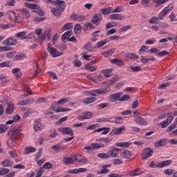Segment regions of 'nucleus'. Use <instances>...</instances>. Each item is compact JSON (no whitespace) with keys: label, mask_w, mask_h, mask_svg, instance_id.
Here are the masks:
<instances>
[{"label":"nucleus","mask_w":177,"mask_h":177,"mask_svg":"<svg viewBox=\"0 0 177 177\" xmlns=\"http://www.w3.org/2000/svg\"><path fill=\"white\" fill-rule=\"evenodd\" d=\"M53 4L57 6L51 9L52 13H53L54 16H60L62 12L66 9V2L63 0H56Z\"/></svg>","instance_id":"f257e3e1"},{"label":"nucleus","mask_w":177,"mask_h":177,"mask_svg":"<svg viewBox=\"0 0 177 177\" xmlns=\"http://www.w3.org/2000/svg\"><path fill=\"white\" fill-rule=\"evenodd\" d=\"M107 92H110V86L95 89L93 91H85L84 93L88 96H97V95H104V93H107Z\"/></svg>","instance_id":"f03ea898"},{"label":"nucleus","mask_w":177,"mask_h":177,"mask_svg":"<svg viewBox=\"0 0 177 177\" xmlns=\"http://www.w3.org/2000/svg\"><path fill=\"white\" fill-rule=\"evenodd\" d=\"M110 138H101L96 140V142H100V143H92L91 147L93 149H100L102 147H104L107 146L108 143H110Z\"/></svg>","instance_id":"7ed1b4c3"},{"label":"nucleus","mask_w":177,"mask_h":177,"mask_svg":"<svg viewBox=\"0 0 177 177\" xmlns=\"http://www.w3.org/2000/svg\"><path fill=\"white\" fill-rule=\"evenodd\" d=\"M25 6L28 8V9H32V12L37 13L39 16H44L45 15V11L41 10L38 4L25 3Z\"/></svg>","instance_id":"20e7f679"},{"label":"nucleus","mask_w":177,"mask_h":177,"mask_svg":"<svg viewBox=\"0 0 177 177\" xmlns=\"http://www.w3.org/2000/svg\"><path fill=\"white\" fill-rule=\"evenodd\" d=\"M8 134L10 135L12 139H15V140H19V138L23 135L21 130L15 127H13L11 130H10L8 131Z\"/></svg>","instance_id":"39448f33"},{"label":"nucleus","mask_w":177,"mask_h":177,"mask_svg":"<svg viewBox=\"0 0 177 177\" xmlns=\"http://www.w3.org/2000/svg\"><path fill=\"white\" fill-rule=\"evenodd\" d=\"M47 51L48 53H50V55L52 56L53 57H57L58 56H62L63 55V53L59 52L57 49L51 47L50 46V43L48 44V46L47 47Z\"/></svg>","instance_id":"423d86ee"},{"label":"nucleus","mask_w":177,"mask_h":177,"mask_svg":"<svg viewBox=\"0 0 177 177\" xmlns=\"http://www.w3.org/2000/svg\"><path fill=\"white\" fill-rule=\"evenodd\" d=\"M122 96V93H116L111 94L109 97V102L111 103H115V102H120V99Z\"/></svg>","instance_id":"0eeeda50"},{"label":"nucleus","mask_w":177,"mask_h":177,"mask_svg":"<svg viewBox=\"0 0 177 177\" xmlns=\"http://www.w3.org/2000/svg\"><path fill=\"white\" fill-rule=\"evenodd\" d=\"M102 19L103 17L102 16V14L96 13L93 15L91 19V23L95 26H99V24H100V21L102 20Z\"/></svg>","instance_id":"6e6552de"},{"label":"nucleus","mask_w":177,"mask_h":177,"mask_svg":"<svg viewBox=\"0 0 177 177\" xmlns=\"http://www.w3.org/2000/svg\"><path fill=\"white\" fill-rule=\"evenodd\" d=\"M109 158H115V157L118 156V154H120V149L119 148H115L109 150L108 152Z\"/></svg>","instance_id":"1a4fd4ad"},{"label":"nucleus","mask_w":177,"mask_h":177,"mask_svg":"<svg viewBox=\"0 0 177 177\" xmlns=\"http://www.w3.org/2000/svg\"><path fill=\"white\" fill-rule=\"evenodd\" d=\"M3 44L7 46H13L15 45H17V40H16V39L10 37L5 40Z\"/></svg>","instance_id":"9d476101"},{"label":"nucleus","mask_w":177,"mask_h":177,"mask_svg":"<svg viewBox=\"0 0 177 177\" xmlns=\"http://www.w3.org/2000/svg\"><path fill=\"white\" fill-rule=\"evenodd\" d=\"M75 161H77V162H83L84 164H88L89 162L88 161V159L84 158L82 155L77 154L75 155V157H73Z\"/></svg>","instance_id":"9b49d317"},{"label":"nucleus","mask_w":177,"mask_h":177,"mask_svg":"<svg viewBox=\"0 0 177 177\" xmlns=\"http://www.w3.org/2000/svg\"><path fill=\"white\" fill-rule=\"evenodd\" d=\"M58 131H61L62 133H65V135H69L70 136H73L74 135V131L71 127H64L62 129H59Z\"/></svg>","instance_id":"f8f14e48"},{"label":"nucleus","mask_w":177,"mask_h":177,"mask_svg":"<svg viewBox=\"0 0 177 177\" xmlns=\"http://www.w3.org/2000/svg\"><path fill=\"white\" fill-rule=\"evenodd\" d=\"M145 154L142 155V160H147V158L151 157V156H153V149H151V148L150 147H147L145 149Z\"/></svg>","instance_id":"ddd939ff"},{"label":"nucleus","mask_w":177,"mask_h":177,"mask_svg":"<svg viewBox=\"0 0 177 177\" xmlns=\"http://www.w3.org/2000/svg\"><path fill=\"white\" fill-rule=\"evenodd\" d=\"M71 100V98H62L57 102H53L51 109H53L55 107V104H64V103H68V102H70Z\"/></svg>","instance_id":"4468645a"},{"label":"nucleus","mask_w":177,"mask_h":177,"mask_svg":"<svg viewBox=\"0 0 177 177\" xmlns=\"http://www.w3.org/2000/svg\"><path fill=\"white\" fill-rule=\"evenodd\" d=\"M170 164H172V160H165L156 165V168H164L165 167H168Z\"/></svg>","instance_id":"2eb2a0df"},{"label":"nucleus","mask_w":177,"mask_h":177,"mask_svg":"<svg viewBox=\"0 0 177 177\" xmlns=\"http://www.w3.org/2000/svg\"><path fill=\"white\" fill-rule=\"evenodd\" d=\"M167 145V139L162 138L154 142V147H162Z\"/></svg>","instance_id":"dca6fc26"},{"label":"nucleus","mask_w":177,"mask_h":177,"mask_svg":"<svg viewBox=\"0 0 177 177\" xmlns=\"http://www.w3.org/2000/svg\"><path fill=\"white\" fill-rule=\"evenodd\" d=\"M142 174L143 172L142 171V170H140V168H137L129 172V175L130 176H138L139 175H142Z\"/></svg>","instance_id":"f3484780"},{"label":"nucleus","mask_w":177,"mask_h":177,"mask_svg":"<svg viewBox=\"0 0 177 177\" xmlns=\"http://www.w3.org/2000/svg\"><path fill=\"white\" fill-rule=\"evenodd\" d=\"M109 19L111 20H124L125 17L121 15V14H112L109 16Z\"/></svg>","instance_id":"a211bd4d"},{"label":"nucleus","mask_w":177,"mask_h":177,"mask_svg":"<svg viewBox=\"0 0 177 177\" xmlns=\"http://www.w3.org/2000/svg\"><path fill=\"white\" fill-rule=\"evenodd\" d=\"M125 130V126L120 127V128H117L113 129L111 132V135H121L122 133V131Z\"/></svg>","instance_id":"6ab92c4d"},{"label":"nucleus","mask_w":177,"mask_h":177,"mask_svg":"<svg viewBox=\"0 0 177 177\" xmlns=\"http://www.w3.org/2000/svg\"><path fill=\"white\" fill-rule=\"evenodd\" d=\"M51 149L60 151V150H66V149H67V147L66 145H62L60 143H58L56 145L52 146Z\"/></svg>","instance_id":"aec40b11"},{"label":"nucleus","mask_w":177,"mask_h":177,"mask_svg":"<svg viewBox=\"0 0 177 177\" xmlns=\"http://www.w3.org/2000/svg\"><path fill=\"white\" fill-rule=\"evenodd\" d=\"M96 100H97V98L95 97H88L82 100V102L84 104H91V103H94V102H96Z\"/></svg>","instance_id":"412c9836"},{"label":"nucleus","mask_w":177,"mask_h":177,"mask_svg":"<svg viewBox=\"0 0 177 177\" xmlns=\"http://www.w3.org/2000/svg\"><path fill=\"white\" fill-rule=\"evenodd\" d=\"M135 121L138 125H147V122L140 116L136 117Z\"/></svg>","instance_id":"4be33fe9"},{"label":"nucleus","mask_w":177,"mask_h":177,"mask_svg":"<svg viewBox=\"0 0 177 177\" xmlns=\"http://www.w3.org/2000/svg\"><path fill=\"white\" fill-rule=\"evenodd\" d=\"M12 73L16 77V78H20L23 75V73H21V71H20V68H13Z\"/></svg>","instance_id":"5701e85b"},{"label":"nucleus","mask_w":177,"mask_h":177,"mask_svg":"<svg viewBox=\"0 0 177 177\" xmlns=\"http://www.w3.org/2000/svg\"><path fill=\"white\" fill-rule=\"evenodd\" d=\"M111 71H113L112 68H108V69H104L102 71V74H104V77L106 78H110V77H112L113 75H111Z\"/></svg>","instance_id":"b1692460"},{"label":"nucleus","mask_w":177,"mask_h":177,"mask_svg":"<svg viewBox=\"0 0 177 177\" xmlns=\"http://www.w3.org/2000/svg\"><path fill=\"white\" fill-rule=\"evenodd\" d=\"M15 111V105L13 104H8V107L6 109V114H12Z\"/></svg>","instance_id":"393cba45"},{"label":"nucleus","mask_w":177,"mask_h":177,"mask_svg":"<svg viewBox=\"0 0 177 177\" xmlns=\"http://www.w3.org/2000/svg\"><path fill=\"white\" fill-rule=\"evenodd\" d=\"M35 100L34 98H30L26 100H23L18 103L19 106H26V104H30V103H34Z\"/></svg>","instance_id":"a878e982"},{"label":"nucleus","mask_w":177,"mask_h":177,"mask_svg":"<svg viewBox=\"0 0 177 177\" xmlns=\"http://www.w3.org/2000/svg\"><path fill=\"white\" fill-rule=\"evenodd\" d=\"M37 151V148L33 147H28L25 149L24 154H30V153H35Z\"/></svg>","instance_id":"bb28decb"},{"label":"nucleus","mask_w":177,"mask_h":177,"mask_svg":"<svg viewBox=\"0 0 177 177\" xmlns=\"http://www.w3.org/2000/svg\"><path fill=\"white\" fill-rule=\"evenodd\" d=\"M73 35L72 31H67L62 35V41L63 42H66V39H70V37Z\"/></svg>","instance_id":"cd10ccee"},{"label":"nucleus","mask_w":177,"mask_h":177,"mask_svg":"<svg viewBox=\"0 0 177 177\" xmlns=\"http://www.w3.org/2000/svg\"><path fill=\"white\" fill-rule=\"evenodd\" d=\"M74 157L71 158H63V162L65 164V165H69V164H73L74 162Z\"/></svg>","instance_id":"c85d7f7f"},{"label":"nucleus","mask_w":177,"mask_h":177,"mask_svg":"<svg viewBox=\"0 0 177 177\" xmlns=\"http://www.w3.org/2000/svg\"><path fill=\"white\" fill-rule=\"evenodd\" d=\"M100 12L102 15H110V13H113V9L111 7H108L106 8L101 9Z\"/></svg>","instance_id":"c756f323"},{"label":"nucleus","mask_w":177,"mask_h":177,"mask_svg":"<svg viewBox=\"0 0 177 177\" xmlns=\"http://www.w3.org/2000/svg\"><path fill=\"white\" fill-rule=\"evenodd\" d=\"M126 57L130 60H135L136 59H139V55H136V53H129L127 54Z\"/></svg>","instance_id":"7c9ffc66"},{"label":"nucleus","mask_w":177,"mask_h":177,"mask_svg":"<svg viewBox=\"0 0 177 177\" xmlns=\"http://www.w3.org/2000/svg\"><path fill=\"white\" fill-rule=\"evenodd\" d=\"M71 19L76 21H83V20H85V17L82 16V15H75L71 17Z\"/></svg>","instance_id":"2f4dec72"},{"label":"nucleus","mask_w":177,"mask_h":177,"mask_svg":"<svg viewBox=\"0 0 177 177\" xmlns=\"http://www.w3.org/2000/svg\"><path fill=\"white\" fill-rule=\"evenodd\" d=\"M102 131H104L102 133V135H107V133L110 131V128L102 127L95 130V132H102Z\"/></svg>","instance_id":"473e14b6"},{"label":"nucleus","mask_w":177,"mask_h":177,"mask_svg":"<svg viewBox=\"0 0 177 177\" xmlns=\"http://www.w3.org/2000/svg\"><path fill=\"white\" fill-rule=\"evenodd\" d=\"M111 63H113V64H115L116 66H124V62L119 59H114L111 60Z\"/></svg>","instance_id":"72a5a7b5"},{"label":"nucleus","mask_w":177,"mask_h":177,"mask_svg":"<svg viewBox=\"0 0 177 177\" xmlns=\"http://www.w3.org/2000/svg\"><path fill=\"white\" fill-rule=\"evenodd\" d=\"M15 37L17 38H21L22 39H28V36H26V32H19L15 35Z\"/></svg>","instance_id":"f704fd0d"},{"label":"nucleus","mask_w":177,"mask_h":177,"mask_svg":"<svg viewBox=\"0 0 177 177\" xmlns=\"http://www.w3.org/2000/svg\"><path fill=\"white\" fill-rule=\"evenodd\" d=\"M115 52V48H112L103 53L102 55L103 56H104V57H109V56H111V55H113V53H114Z\"/></svg>","instance_id":"c9c22d12"},{"label":"nucleus","mask_w":177,"mask_h":177,"mask_svg":"<svg viewBox=\"0 0 177 177\" xmlns=\"http://www.w3.org/2000/svg\"><path fill=\"white\" fill-rule=\"evenodd\" d=\"M174 8H175V6L174 5V3H170L168 6L163 8V10L168 15V13L171 12V10H174Z\"/></svg>","instance_id":"e433bc0d"},{"label":"nucleus","mask_w":177,"mask_h":177,"mask_svg":"<svg viewBox=\"0 0 177 177\" xmlns=\"http://www.w3.org/2000/svg\"><path fill=\"white\" fill-rule=\"evenodd\" d=\"M3 167H13V162L7 159L1 162Z\"/></svg>","instance_id":"4c0bfd02"},{"label":"nucleus","mask_w":177,"mask_h":177,"mask_svg":"<svg viewBox=\"0 0 177 177\" xmlns=\"http://www.w3.org/2000/svg\"><path fill=\"white\" fill-rule=\"evenodd\" d=\"M86 70H88V71H96L97 67L96 66H92V64H88L85 66Z\"/></svg>","instance_id":"58836bf2"},{"label":"nucleus","mask_w":177,"mask_h":177,"mask_svg":"<svg viewBox=\"0 0 177 177\" xmlns=\"http://www.w3.org/2000/svg\"><path fill=\"white\" fill-rule=\"evenodd\" d=\"M107 42H109V39H107L100 41L97 43L96 47L102 48V46H104V45H106V44H107Z\"/></svg>","instance_id":"ea45409f"},{"label":"nucleus","mask_w":177,"mask_h":177,"mask_svg":"<svg viewBox=\"0 0 177 177\" xmlns=\"http://www.w3.org/2000/svg\"><path fill=\"white\" fill-rule=\"evenodd\" d=\"M109 172H110V170L102 166V170L98 171L97 174L98 175H105L106 174H109Z\"/></svg>","instance_id":"a19ab883"},{"label":"nucleus","mask_w":177,"mask_h":177,"mask_svg":"<svg viewBox=\"0 0 177 177\" xmlns=\"http://www.w3.org/2000/svg\"><path fill=\"white\" fill-rule=\"evenodd\" d=\"M21 15L25 16L26 19H28L30 17V11L26 8H24L21 10Z\"/></svg>","instance_id":"79ce46f5"},{"label":"nucleus","mask_w":177,"mask_h":177,"mask_svg":"<svg viewBox=\"0 0 177 177\" xmlns=\"http://www.w3.org/2000/svg\"><path fill=\"white\" fill-rule=\"evenodd\" d=\"M54 111L55 113H63V112H66V111H71V109H64L63 107H59L57 109H55Z\"/></svg>","instance_id":"37998d69"},{"label":"nucleus","mask_w":177,"mask_h":177,"mask_svg":"<svg viewBox=\"0 0 177 177\" xmlns=\"http://www.w3.org/2000/svg\"><path fill=\"white\" fill-rule=\"evenodd\" d=\"M84 49L85 50V52L86 53H88V52H92V46L91 43L88 42L86 44H85Z\"/></svg>","instance_id":"c03bdc74"},{"label":"nucleus","mask_w":177,"mask_h":177,"mask_svg":"<svg viewBox=\"0 0 177 177\" xmlns=\"http://www.w3.org/2000/svg\"><path fill=\"white\" fill-rule=\"evenodd\" d=\"M97 157L100 158H104L105 160H107V158H110V156H109V152L108 153H100L97 154Z\"/></svg>","instance_id":"a18cd8bd"},{"label":"nucleus","mask_w":177,"mask_h":177,"mask_svg":"<svg viewBox=\"0 0 177 177\" xmlns=\"http://www.w3.org/2000/svg\"><path fill=\"white\" fill-rule=\"evenodd\" d=\"M74 32L75 34H81V25L80 24L75 26Z\"/></svg>","instance_id":"49530a36"},{"label":"nucleus","mask_w":177,"mask_h":177,"mask_svg":"<svg viewBox=\"0 0 177 177\" xmlns=\"http://www.w3.org/2000/svg\"><path fill=\"white\" fill-rule=\"evenodd\" d=\"M50 138H56L57 136V131L55 129H51L50 131Z\"/></svg>","instance_id":"de8ad7c7"},{"label":"nucleus","mask_w":177,"mask_h":177,"mask_svg":"<svg viewBox=\"0 0 177 177\" xmlns=\"http://www.w3.org/2000/svg\"><path fill=\"white\" fill-rule=\"evenodd\" d=\"M129 99H131V96L129 95H123L119 100V102H128Z\"/></svg>","instance_id":"09e8293b"},{"label":"nucleus","mask_w":177,"mask_h":177,"mask_svg":"<svg viewBox=\"0 0 177 177\" xmlns=\"http://www.w3.org/2000/svg\"><path fill=\"white\" fill-rule=\"evenodd\" d=\"M158 20H160L158 17H153L149 20V23H150L151 24H158Z\"/></svg>","instance_id":"8fccbe9b"},{"label":"nucleus","mask_w":177,"mask_h":177,"mask_svg":"<svg viewBox=\"0 0 177 177\" xmlns=\"http://www.w3.org/2000/svg\"><path fill=\"white\" fill-rule=\"evenodd\" d=\"M34 129L35 131H41L42 129V125L39 122H35Z\"/></svg>","instance_id":"3c124183"},{"label":"nucleus","mask_w":177,"mask_h":177,"mask_svg":"<svg viewBox=\"0 0 177 177\" xmlns=\"http://www.w3.org/2000/svg\"><path fill=\"white\" fill-rule=\"evenodd\" d=\"M169 55V52L167 50H163V51H158V53L156 54V56L159 57H164V56H168Z\"/></svg>","instance_id":"603ef678"},{"label":"nucleus","mask_w":177,"mask_h":177,"mask_svg":"<svg viewBox=\"0 0 177 177\" xmlns=\"http://www.w3.org/2000/svg\"><path fill=\"white\" fill-rule=\"evenodd\" d=\"M23 88L26 93H28L29 95H32V92L30 91V86L28 84H23Z\"/></svg>","instance_id":"864d4df0"},{"label":"nucleus","mask_w":177,"mask_h":177,"mask_svg":"<svg viewBox=\"0 0 177 177\" xmlns=\"http://www.w3.org/2000/svg\"><path fill=\"white\" fill-rule=\"evenodd\" d=\"M176 128H177V123L174 122L167 128V132H171V131H174Z\"/></svg>","instance_id":"5fc2aeb1"},{"label":"nucleus","mask_w":177,"mask_h":177,"mask_svg":"<svg viewBox=\"0 0 177 177\" xmlns=\"http://www.w3.org/2000/svg\"><path fill=\"white\" fill-rule=\"evenodd\" d=\"M9 172H10L9 169L3 168L0 170V175L3 176V175H7V174H9Z\"/></svg>","instance_id":"6e6d98bb"},{"label":"nucleus","mask_w":177,"mask_h":177,"mask_svg":"<svg viewBox=\"0 0 177 177\" xmlns=\"http://www.w3.org/2000/svg\"><path fill=\"white\" fill-rule=\"evenodd\" d=\"M129 68H130V70H132V71H134V73H138V71H142L141 66H129Z\"/></svg>","instance_id":"4d7b16f0"},{"label":"nucleus","mask_w":177,"mask_h":177,"mask_svg":"<svg viewBox=\"0 0 177 177\" xmlns=\"http://www.w3.org/2000/svg\"><path fill=\"white\" fill-rule=\"evenodd\" d=\"M167 15H168L164 10H162L159 15H158V18L159 20H163L164 17H165V16H167Z\"/></svg>","instance_id":"13d9d810"},{"label":"nucleus","mask_w":177,"mask_h":177,"mask_svg":"<svg viewBox=\"0 0 177 177\" xmlns=\"http://www.w3.org/2000/svg\"><path fill=\"white\" fill-rule=\"evenodd\" d=\"M174 173H175V170L172 169H167L165 170V175H167L169 176H171V175H174Z\"/></svg>","instance_id":"bf43d9fd"},{"label":"nucleus","mask_w":177,"mask_h":177,"mask_svg":"<svg viewBox=\"0 0 177 177\" xmlns=\"http://www.w3.org/2000/svg\"><path fill=\"white\" fill-rule=\"evenodd\" d=\"M71 28H73V24L68 23L64 26V27L62 28V30L64 31V30H70Z\"/></svg>","instance_id":"052dcab7"},{"label":"nucleus","mask_w":177,"mask_h":177,"mask_svg":"<svg viewBox=\"0 0 177 177\" xmlns=\"http://www.w3.org/2000/svg\"><path fill=\"white\" fill-rule=\"evenodd\" d=\"M44 169H50V168H53V165L50 162H46L43 165V167Z\"/></svg>","instance_id":"680f3d73"},{"label":"nucleus","mask_w":177,"mask_h":177,"mask_svg":"<svg viewBox=\"0 0 177 177\" xmlns=\"http://www.w3.org/2000/svg\"><path fill=\"white\" fill-rule=\"evenodd\" d=\"M73 64L75 66V67H81V66H82V62H81V61H80V59H75V61H73Z\"/></svg>","instance_id":"e2e57ef3"},{"label":"nucleus","mask_w":177,"mask_h":177,"mask_svg":"<svg viewBox=\"0 0 177 177\" xmlns=\"http://www.w3.org/2000/svg\"><path fill=\"white\" fill-rule=\"evenodd\" d=\"M8 131V127L5 124H0V133H3Z\"/></svg>","instance_id":"0e129e2a"},{"label":"nucleus","mask_w":177,"mask_h":177,"mask_svg":"<svg viewBox=\"0 0 177 177\" xmlns=\"http://www.w3.org/2000/svg\"><path fill=\"white\" fill-rule=\"evenodd\" d=\"M10 62H4L0 63V67H10Z\"/></svg>","instance_id":"69168bd1"},{"label":"nucleus","mask_w":177,"mask_h":177,"mask_svg":"<svg viewBox=\"0 0 177 177\" xmlns=\"http://www.w3.org/2000/svg\"><path fill=\"white\" fill-rule=\"evenodd\" d=\"M160 125L161 128H167V127H168V125H169V123L168 121L165 120L163 122H161L160 123Z\"/></svg>","instance_id":"338daca9"},{"label":"nucleus","mask_w":177,"mask_h":177,"mask_svg":"<svg viewBox=\"0 0 177 177\" xmlns=\"http://www.w3.org/2000/svg\"><path fill=\"white\" fill-rule=\"evenodd\" d=\"M131 151H124L123 152V157L124 158H129L131 157Z\"/></svg>","instance_id":"774afa93"}]
</instances>
